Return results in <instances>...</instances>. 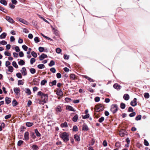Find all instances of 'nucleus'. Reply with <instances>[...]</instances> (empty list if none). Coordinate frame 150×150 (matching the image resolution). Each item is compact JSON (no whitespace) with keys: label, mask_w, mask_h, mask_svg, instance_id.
Returning <instances> with one entry per match:
<instances>
[{"label":"nucleus","mask_w":150,"mask_h":150,"mask_svg":"<svg viewBox=\"0 0 150 150\" xmlns=\"http://www.w3.org/2000/svg\"><path fill=\"white\" fill-rule=\"evenodd\" d=\"M12 64L13 66L15 68H18V66L16 62L15 61H13L12 63Z\"/></svg>","instance_id":"e433bc0d"},{"label":"nucleus","mask_w":150,"mask_h":150,"mask_svg":"<svg viewBox=\"0 0 150 150\" xmlns=\"http://www.w3.org/2000/svg\"><path fill=\"white\" fill-rule=\"evenodd\" d=\"M45 67V65L42 64H40L38 65V67L40 69L44 68Z\"/></svg>","instance_id":"72a5a7b5"},{"label":"nucleus","mask_w":150,"mask_h":150,"mask_svg":"<svg viewBox=\"0 0 150 150\" xmlns=\"http://www.w3.org/2000/svg\"><path fill=\"white\" fill-rule=\"evenodd\" d=\"M35 61V59L34 58H32L30 60V63L31 64H32Z\"/></svg>","instance_id":"09e8293b"},{"label":"nucleus","mask_w":150,"mask_h":150,"mask_svg":"<svg viewBox=\"0 0 150 150\" xmlns=\"http://www.w3.org/2000/svg\"><path fill=\"white\" fill-rule=\"evenodd\" d=\"M47 55L46 54L43 53L39 57V59L40 61L42 60L44 58H47Z\"/></svg>","instance_id":"1a4fd4ad"},{"label":"nucleus","mask_w":150,"mask_h":150,"mask_svg":"<svg viewBox=\"0 0 150 150\" xmlns=\"http://www.w3.org/2000/svg\"><path fill=\"white\" fill-rule=\"evenodd\" d=\"M76 78V76L75 74H71L70 75V78L71 80H74Z\"/></svg>","instance_id":"c85d7f7f"},{"label":"nucleus","mask_w":150,"mask_h":150,"mask_svg":"<svg viewBox=\"0 0 150 150\" xmlns=\"http://www.w3.org/2000/svg\"><path fill=\"white\" fill-rule=\"evenodd\" d=\"M30 71L32 74H34L35 73L36 70L35 69L31 68L30 69Z\"/></svg>","instance_id":"49530a36"},{"label":"nucleus","mask_w":150,"mask_h":150,"mask_svg":"<svg viewBox=\"0 0 150 150\" xmlns=\"http://www.w3.org/2000/svg\"><path fill=\"white\" fill-rule=\"evenodd\" d=\"M15 93L18 95V93L20 92V89L18 88H15L13 89Z\"/></svg>","instance_id":"a211bd4d"},{"label":"nucleus","mask_w":150,"mask_h":150,"mask_svg":"<svg viewBox=\"0 0 150 150\" xmlns=\"http://www.w3.org/2000/svg\"><path fill=\"white\" fill-rule=\"evenodd\" d=\"M104 120V117H101L100 118L99 120H98V122H100L101 123Z\"/></svg>","instance_id":"5fc2aeb1"},{"label":"nucleus","mask_w":150,"mask_h":150,"mask_svg":"<svg viewBox=\"0 0 150 150\" xmlns=\"http://www.w3.org/2000/svg\"><path fill=\"white\" fill-rule=\"evenodd\" d=\"M6 19L11 23H14V21L9 16H6Z\"/></svg>","instance_id":"9b49d317"},{"label":"nucleus","mask_w":150,"mask_h":150,"mask_svg":"<svg viewBox=\"0 0 150 150\" xmlns=\"http://www.w3.org/2000/svg\"><path fill=\"white\" fill-rule=\"evenodd\" d=\"M115 146L118 148H119L121 146V144L119 142H116L115 144Z\"/></svg>","instance_id":"a18cd8bd"},{"label":"nucleus","mask_w":150,"mask_h":150,"mask_svg":"<svg viewBox=\"0 0 150 150\" xmlns=\"http://www.w3.org/2000/svg\"><path fill=\"white\" fill-rule=\"evenodd\" d=\"M55 64L53 60H51L50 63L49 64V66L50 67H52Z\"/></svg>","instance_id":"4c0bfd02"},{"label":"nucleus","mask_w":150,"mask_h":150,"mask_svg":"<svg viewBox=\"0 0 150 150\" xmlns=\"http://www.w3.org/2000/svg\"><path fill=\"white\" fill-rule=\"evenodd\" d=\"M23 83H24L22 82V80H19L18 81V85H23Z\"/></svg>","instance_id":"69168bd1"},{"label":"nucleus","mask_w":150,"mask_h":150,"mask_svg":"<svg viewBox=\"0 0 150 150\" xmlns=\"http://www.w3.org/2000/svg\"><path fill=\"white\" fill-rule=\"evenodd\" d=\"M24 143V142L22 140L19 141L17 143V145L18 146H20L22 144Z\"/></svg>","instance_id":"c9c22d12"},{"label":"nucleus","mask_w":150,"mask_h":150,"mask_svg":"<svg viewBox=\"0 0 150 150\" xmlns=\"http://www.w3.org/2000/svg\"><path fill=\"white\" fill-rule=\"evenodd\" d=\"M56 94L59 96H61L63 95V92L61 89L59 88H58L56 90Z\"/></svg>","instance_id":"9d476101"},{"label":"nucleus","mask_w":150,"mask_h":150,"mask_svg":"<svg viewBox=\"0 0 150 150\" xmlns=\"http://www.w3.org/2000/svg\"><path fill=\"white\" fill-rule=\"evenodd\" d=\"M16 76L17 77L21 79L22 78L21 74L20 73H17L16 74Z\"/></svg>","instance_id":"3c124183"},{"label":"nucleus","mask_w":150,"mask_h":150,"mask_svg":"<svg viewBox=\"0 0 150 150\" xmlns=\"http://www.w3.org/2000/svg\"><path fill=\"white\" fill-rule=\"evenodd\" d=\"M47 82V81L45 79L42 80L41 82V85H44L45 83Z\"/></svg>","instance_id":"c03bdc74"},{"label":"nucleus","mask_w":150,"mask_h":150,"mask_svg":"<svg viewBox=\"0 0 150 150\" xmlns=\"http://www.w3.org/2000/svg\"><path fill=\"white\" fill-rule=\"evenodd\" d=\"M78 118V115L77 114H76L73 117L72 120L74 122H76L77 121Z\"/></svg>","instance_id":"412c9836"},{"label":"nucleus","mask_w":150,"mask_h":150,"mask_svg":"<svg viewBox=\"0 0 150 150\" xmlns=\"http://www.w3.org/2000/svg\"><path fill=\"white\" fill-rule=\"evenodd\" d=\"M84 77L85 78L88 80L89 81L91 82H94V80L93 79H92L89 77L87 76H84Z\"/></svg>","instance_id":"5701e85b"},{"label":"nucleus","mask_w":150,"mask_h":150,"mask_svg":"<svg viewBox=\"0 0 150 150\" xmlns=\"http://www.w3.org/2000/svg\"><path fill=\"white\" fill-rule=\"evenodd\" d=\"M50 71L53 73H55L56 72V70L54 67H52L50 69Z\"/></svg>","instance_id":"0e129e2a"},{"label":"nucleus","mask_w":150,"mask_h":150,"mask_svg":"<svg viewBox=\"0 0 150 150\" xmlns=\"http://www.w3.org/2000/svg\"><path fill=\"white\" fill-rule=\"evenodd\" d=\"M144 97L146 98H148L149 97V95L148 93H145L144 95Z\"/></svg>","instance_id":"603ef678"},{"label":"nucleus","mask_w":150,"mask_h":150,"mask_svg":"<svg viewBox=\"0 0 150 150\" xmlns=\"http://www.w3.org/2000/svg\"><path fill=\"white\" fill-rule=\"evenodd\" d=\"M82 118L83 119H86V118H88L89 117V114H86V115H85L84 116L82 115Z\"/></svg>","instance_id":"de8ad7c7"},{"label":"nucleus","mask_w":150,"mask_h":150,"mask_svg":"<svg viewBox=\"0 0 150 150\" xmlns=\"http://www.w3.org/2000/svg\"><path fill=\"white\" fill-rule=\"evenodd\" d=\"M100 117V115L99 114L96 113V112H94V118H98L99 117Z\"/></svg>","instance_id":"4d7b16f0"},{"label":"nucleus","mask_w":150,"mask_h":150,"mask_svg":"<svg viewBox=\"0 0 150 150\" xmlns=\"http://www.w3.org/2000/svg\"><path fill=\"white\" fill-rule=\"evenodd\" d=\"M62 127H68L67 123V122H65L64 123H62L61 125Z\"/></svg>","instance_id":"7c9ffc66"},{"label":"nucleus","mask_w":150,"mask_h":150,"mask_svg":"<svg viewBox=\"0 0 150 150\" xmlns=\"http://www.w3.org/2000/svg\"><path fill=\"white\" fill-rule=\"evenodd\" d=\"M132 112L129 115V116L130 117H133L136 114V113L135 112Z\"/></svg>","instance_id":"6e6d98bb"},{"label":"nucleus","mask_w":150,"mask_h":150,"mask_svg":"<svg viewBox=\"0 0 150 150\" xmlns=\"http://www.w3.org/2000/svg\"><path fill=\"white\" fill-rule=\"evenodd\" d=\"M69 56L66 54H64V58L65 59H68L69 58Z\"/></svg>","instance_id":"774afa93"},{"label":"nucleus","mask_w":150,"mask_h":150,"mask_svg":"<svg viewBox=\"0 0 150 150\" xmlns=\"http://www.w3.org/2000/svg\"><path fill=\"white\" fill-rule=\"evenodd\" d=\"M73 131L76 132L78 130L77 127L76 125H74L73 126L72 129Z\"/></svg>","instance_id":"79ce46f5"},{"label":"nucleus","mask_w":150,"mask_h":150,"mask_svg":"<svg viewBox=\"0 0 150 150\" xmlns=\"http://www.w3.org/2000/svg\"><path fill=\"white\" fill-rule=\"evenodd\" d=\"M30 136L33 139L36 138V136L33 132H31L30 133Z\"/></svg>","instance_id":"c756f323"},{"label":"nucleus","mask_w":150,"mask_h":150,"mask_svg":"<svg viewBox=\"0 0 150 150\" xmlns=\"http://www.w3.org/2000/svg\"><path fill=\"white\" fill-rule=\"evenodd\" d=\"M7 34L6 33H3L0 35V39H4L6 38Z\"/></svg>","instance_id":"a878e982"},{"label":"nucleus","mask_w":150,"mask_h":150,"mask_svg":"<svg viewBox=\"0 0 150 150\" xmlns=\"http://www.w3.org/2000/svg\"><path fill=\"white\" fill-rule=\"evenodd\" d=\"M18 104L16 100L14 99L12 101V105L13 106H15Z\"/></svg>","instance_id":"cd10ccee"},{"label":"nucleus","mask_w":150,"mask_h":150,"mask_svg":"<svg viewBox=\"0 0 150 150\" xmlns=\"http://www.w3.org/2000/svg\"><path fill=\"white\" fill-rule=\"evenodd\" d=\"M31 54L32 56L35 58L37 57V55L36 53L34 51H32L31 53Z\"/></svg>","instance_id":"58836bf2"},{"label":"nucleus","mask_w":150,"mask_h":150,"mask_svg":"<svg viewBox=\"0 0 150 150\" xmlns=\"http://www.w3.org/2000/svg\"><path fill=\"white\" fill-rule=\"evenodd\" d=\"M18 64L19 65H23L25 64V62L23 60H20L18 62Z\"/></svg>","instance_id":"2f4dec72"},{"label":"nucleus","mask_w":150,"mask_h":150,"mask_svg":"<svg viewBox=\"0 0 150 150\" xmlns=\"http://www.w3.org/2000/svg\"><path fill=\"white\" fill-rule=\"evenodd\" d=\"M118 110L117 106L116 104L112 105L111 106L110 110L114 114L117 112Z\"/></svg>","instance_id":"20e7f679"},{"label":"nucleus","mask_w":150,"mask_h":150,"mask_svg":"<svg viewBox=\"0 0 150 150\" xmlns=\"http://www.w3.org/2000/svg\"><path fill=\"white\" fill-rule=\"evenodd\" d=\"M127 132L126 130L124 129H121L119 132V135L121 137H124L126 134Z\"/></svg>","instance_id":"39448f33"},{"label":"nucleus","mask_w":150,"mask_h":150,"mask_svg":"<svg viewBox=\"0 0 150 150\" xmlns=\"http://www.w3.org/2000/svg\"><path fill=\"white\" fill-rule=\"evenodd\" d=\"M37 95L41 96V99L42 102L45 103L47 101L48 99V94H45L41 91L38 92Z\"/></svg>","instance_id":"f257e3e1"},{"label":"nucleus","mask_w":150,"mask_h":150,"mask_svg":"<svg viewBox=\"0 0 150 150\" xmlns=\"http://www.w3.org/2000/svg\"><path fill=\"white\" fill-rule=\"evenodd\" d=\"M74 137L75 140L77 142H79L80 141V139L79 136L77 134H76L74 135Z\"/></svg>","instance_id":"2eb2a0df"},{"label":"nucleus","mask_w":150,"mask_h":150,"mask_svg":"<svg viewBox=\"0 0 150 150\" xmlns=\"http://www.w3.org/2000/svg\"><path fill=\"white\" fill-rule=\"evenodd\" d=\"M125 107V104L123 103H121L120 104V108L122 109H124Z\"/></svg>","instance_id":"37998d69"},{"label":"nucleus","mask_w":150,"mask_h":150,"mask_svg":"<svg viewBox=\"0 0 150 150\" xmlns=\"http://www.w3.org/2000/svg\"><path fill=\"white\" fill-rule=\"evenodd\" d=\"M57 113L61 112L62 111V109L61 107L60 106H58L55 109Z\"/></svg>","instance_id":"6ab92c4d"},{"label":"nucleus","mask_w":150,"mask_h":150,"mask_svg":"<svg viewBox=\"0 0 150 150\" xmlns=\"http://www.w3.org/2000/svg\"><path fill=\"white\" fill-rule=\"evenodd\" d=\"M38 50L40 52H42L44 51V48L43 47H39Z\"/></svg>","instance_id":"13d9d810"},{"label":"nucleus","mask_w":150,"mask_h":150,"mask_svg":"<svg viewBox=\"0 0 150 150\" xmlns=\"http://www.w3.org/2000/svg\"><path fill=\"white\" fill-rule=\"evenodd\" d=\"M31 148L33 150H38L39 149L38 146L36 145H33L31 146Z\"/></svg>","instance_id":"393cba45"},{"label":"nucleus","mask_w":150,"mask_h":150,"mask_svg":"<svg viewBox=\"0 0 150 150\" xmlns=\"http://www.w3.org/2000/svg\"><path fill=\"white\" fill-rule=\"evenodd\" d=\"M34 40L36 43H38L40 41L39 39V38L38 37H35L34 38Z\"/></svg>","instance_id":"864d4df0"},{"label":"nucleus","mask_w":150,"mask_h":150,"mask_svg":"<svg viewBox=\"0 0 150 150\" xmlns=\"http://www.w3.org/2000/svg\"><path fill=\"white\" fill-rule=\"evenodd\" d=\"M0 43L3 45H4L7 44V42L5 40H2L0 42Z\"/></svg>","instance_id":"338daca9"},{"label":"nucleus","mask_w":150,"mask_h":150,"mask_svg":"<svg viewBox=\"0 0 150 150\" xmlns=\"http://www.w3.org/2000/svg\"><path fill=\"white\" fill-rule=\"evenodd\" d=\"M57 81L56 80H54L52 82H50L49 83V85L50 86H52L54 85H56Z\"/></svg>","instance_id":"f3484780"},{"label":"nucleus","mask_w":150,"mask_h":150,"mask_svg":"<svg viewBox=\"0 0 150 150\" xmlns=\"http://www.w3.org/2000/svg\"><path fill=\"white\" fill-rule=\"evenodd\" d=\"M8 69L9 71H10L11 72H12L13 71V68L12 66H9L8 67Z\"/></svg>","instance_id":"a19ab883"},{"label":"nucleus","mask_w":150,"mask_h":150,"mask_svg":"<svg viewBox=\"0 0 150 150\" xmlns=\"http://www.w3.org/2000/svg\"><path fill=\"white\" fill-rule=\"evenodd\" d=\"M33 122H27L26 123V125L28 127H31L33 125Z\"/></svg>","instance_id":"f704fd0d"},{"label":"nucleus","mask_w":150,"mask_h":150,"mask_svg":"<svg viewBox=\"0 0 150 150\" xmlns=\"http://www.w3.org/2000/svg\"><path fill=\"white\" fill-rule=\"evenodd\" d=\"M35 132L37 137H40L41 136V135L40 132H38V129H35Z\"/></svg>","instance_id":"bb28decb"},{"label":"nucleus","mask_w":150,"mask_h":150,"mask_svg":"<svg viewBox=\"0 0 150 150\" xmlns=\"http://www.w3.org/2000/svg\"><path fill=\"white\" fill-rule=\"evenodd\" d=\"M16 19L20 22L23 23L24 24H27L28 23V22L26 21L22 18L17 17Z\"/></svg>","instance_id":"0eeeda50"},{"label":"nucleus","mask_w":150,"mask_h":150,"mask_svg":"<svg viewBox=\"0 0 150 150\" xmlns=\"http://www.w3.org/2000/svg\"><path fill=\"white\" fill-rule=\"evenodd\" d=\"M29 134L28 132H26L25 133L24 135V139L26 141H28L29 139Z\"/></svg>","instance_id":"f8f14e48"},{"label":"nucleus","mask_w":150,"mask_h":150,"mask_svg":"<svg viewBox=\"0 0 150 150\" xmlns=\"http://www.w3.org/2000/svg\"><path fill=\"white\" fill-rule=\"evenodd\" d=\"M95 143V139L93 138H92L91 141L90 142L91 145L93 146V145Z\"/></svg>","instance_id":"052dcab7"},{"label":"nucleus","mask_w":150,"mask_h":150,"mask_svg":"<svg viewBox=\"0 0 150 150\" xmlns=\"http://www.w3.org/2000/svg\"><path fill=\"white\" fill-rule=\"evenodd\" d=\"M25 93L27 94V95L29 96L31 94V93L30 90L28 88H26L25 89Z\"/></svg>","instance_id":"aec40b11"},{"label":"nucleus","mask_w":150,"mask_h":150,"mask_svg":"<svg viewBox=\"0 0 150 150\" xmlns=\"http://www.w3.org/2000/svg\"><path fill=\"white\" fill-rule=\"evenodd\" d=\"M113 87L118 91L120 90L121 88V86L117 83L114 84L113 85Z\"/></svg>","instance_id":"6e6552de"},{"label":"nucleus","mask_w":150,"mask_h":150,"mask_svg":"<svg viewBox=\"0 0 150 150\" xmlns=\"http://www.w3.org/2000/svg\"><path fill=\"white\" fill-rule=\"evenodd\" d=\"M144 144L146 146H148L149 145V143L145 139H144Z\"/></svg>","instance_id":"bf43d9fd"},{"label":"nucleus","mask_w":150,"mask_h":150,"mask_svg":"<svg viewBox=\"0 0 150 150\" xmlns=\"http://www.w3.org/2000/svg\"><path fill=\"white\" fill-rule=\"evenodd\" d=\"M141 115H139L136 117L135 120L137 121L140 120L141 119Z\"/></svg>","instance_id":"ea45409f"},{"label":"nucleus","mask_w":150,"mask_h":150,"mask_svg":"<svg viewBox=\"0 0 150 150\" xmlns=\"http://www.w3.org/2000/svg\"><path fill=\"white\" fill-rule=\"evenodd\" d=\"M21 72L23 76L26 75L27 74V73L26 71V69L25 67H23L22 68V69L21 70Z\"/></svg>","instance_id":"ddd939ff"},{"label":"nucleus","mask_w":150,"mask_h":150,"mask_svg":"<svg viewBox=\"0 0 150 150\" xmlns=\"http://www.w3.org/2000/svg\"><path fill=\"white\" fill-rule=\"evenodd\" d=\"M104 109L103 105L101 104L98 103L95 106L94 112L95 111L96 112H98L103 111Z\"/></svg>","instance_id":"7ed1b4c3"},{"label":"nucleus","mask_w":150,"mask_h":150,"mask_svg":"<svg viewBox=\"0 0 150 150\" xmlns=\"http://www.w3.org/2000/svg\"><path fill=\"white\" fill-rule=\"evenodd\" d=\"M60 137L64 142H67L69 140V134L67 132H63L60 134Z\"/></svg>","instance_id":"f03ea898"},{"label":"nucleus","mask_w":150,"mask_h":150,"mask_svg":"<svg viewBox=\"0 0 150 150\" xmlns=\"http://www.w3.org/2000/svg\"><path fill=\"white\" fill-rule=\"evenodd\" d=\"M137 99L134 98L133 100L130 103V105L132 106H135L137 105Z\"/></svg>","instance_id":"423d86ee"},{"label":"nucleus","mask_w":150,"mask_h":150,"mask_svg":"<svg viewBox=\"0 0 150 150\" xmlns=\"http://www.w3.org/2000/svg\"><path fill=\"white\" fill-rule=\"evenodd\" d=\"M22 47L25 51H26L28 49V47L25 45H23Z\"/></svg>","instance_id":"680f3d73"},{"label":"nucleus","mask_w":150,"mask_h":150,"mask_svg":"<svg viewBox=\"0 0 150 150\" xmlns=\"http://www.w3.org/2000/svg\"><path fill=\"white\" fill-rule=\"evenodd\" d=\"M123 97L125 100H127L129 99V96L128 94H126L124 95Z\"/></svg>","instance_id":"4be33fe9"},{"label":"nucleus","mask_w":150,"mask_h":150,"mask_svg":"<svg viewBox=\"0 0 150 150\" xmlns=\"http://www.w3.org/2000/svg\"><path fill=\"white\" fill-rule=\"evenodd\" d=\"M82 130H83L87 131L88 130V128L86 125L84 124L83 126Z\"/></svg>","instance_id":"b1692460"},{"label":"nucleus","mask_w":150,"mask_h":150,"mask_svg":"<svg viewBox=\"0 0 150 150\" xmlns=\"http://www.w3.org/2000/svg\"><path fill=\"white\" fill-rule=\"evenodd\" d=\"M5 100L6 103L8 104L11 103V98L6 97L5 98Z\"/></svg>","instance_id":"dca6fc26"},{"label":"nucleus","mask_w":150,"mask_h":150,"mask_svg":"<svg viewBox=\"0 0 150 150\" xmlns=\"http://www.w3.org/2000/svg\"><path fill=\"white\" fill-rule=\"evenodd\" d=\"M66 109L69 110V111H75L76 110L72 106L70 105H67L66 107Z\"/></svg>","instance_id":"4468645a"},{"label":"nucleus","mask_w":150,"mask_h":150,"mask_svg":"<svg viewBox=\"0 0 150 150\" xmlns=\"http://www.w3.org/2000/svg\"><path fill=\"white\" fill-rule=\"evenodd\" d=\"M4 54L6 56H11V54L7 51L5 52Z\"/></svg>","instance_id":"e2e57ef3"},{"label":"nucleus","mask_w":150,"mask_h":150,"mask_svg":"<svg viewBox=\"0 0 150 150\" xmlns=\"http://www.w3.org/2000/svg\"><path fill=\"white\" fill-rule=\"evenodd\" d=\"M61 51L62 50L59 48H57L56 49V52L58 54L60 53Z\"/></svg>","instance_id":"8fccbe9b"},{"label":"nucleus","mask_w":150,"mask_h":150,"mask_svg":"<svg viewBox=\"0 0 150 150\" xmlns=\"http://www.w3.org/2000/svg\"><path fill=\"white\" fill-rule=\"evenodd\" d=\"M0 2L2 4L6 6L7 5V3L5 0H1L0 1Z\"/></svg>","instance_id":"473e14b6"}]
</instances>
